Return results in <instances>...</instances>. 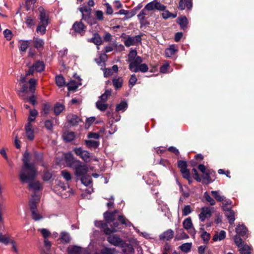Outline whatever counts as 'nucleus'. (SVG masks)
I'll use <instances>...</instances> for the list:
<instances>
[{
    "instance_id": "f257e3e1",
    "label": "nucleus",
    "mask_w": 254,
    "mask_h": 254,
    "mask_svg": "<svg viewBox=\"0 0 254 254\" xmlns=\"http://www.w3.org/2000/svg\"><path fill=\"white\" fill-rule=\"evenodd\" d=\"M30 154L25 152L23 156L22 161L23 164L19 172V180L22 183H25L27 181L33 180L37 176V169L34 163H30Z\"/></svg>"
},
{
    "instance_id": "f03ea898",
    "label": "nucleus",
    "mask_w": 254,
    "mask_h": 254,
    "mask_svg": "<svg viewBox=\"0 0 254 254\" xmlns=\"http://www.w3.org/2000/svg\"><path fill=\"white\" fill-rule=\"evenodd\" d=\"M64 160L67 166L74 169L75 175L77 177H81L87 174L88 168L87 166L80 161L74 158L71 152L64 154Z\"/></svg>"
},
{
    "instance_id": "7ed1b4c3",
    "label": "nucleus",
    "mask_w": 254,
    "mask_h": 254,
    "mask_svg": "<svg viewBox=\"0 0 254 254\" xmlns=\"http://www.w3.org/2000/svg\"><path fill=\"white\" fill-rule=\"evenodd\" d=\"M112 222L113 224H110L111 228L109 227V225H108V223H104L102 221H96L95 224L96 227L100 228L105 235H110L113 233L118 231L117 229H120L119 227L120 226L119 222L118 221H113Z\"/></svg>"
},
{
    "instance_id": "20e7f679",
    "label": "nucleus",
    "mask_w": 254,
    "mask_h": 254,
    "mask_svg": "<svg viewBox=\"0 0 254 254\" xmlns=\"http://www.w3.org/2000/svg\"><path fill=\"white\" fill-rule=\"evenodd\" d=\"M78 10L82 13V19L86 21L88 24L93 25L96 23L94 18L91 17V9L86 6L78 8Z\"/></svg>"
},
{
    "instance_id": "39448f33",
    "label": "nucleus",
    "mask_w": 254,
    "mask_h": 254,
    "mask_svg": "<svg viewBox=\"0 0 254 254\" xmlns=\"http://www.w3.org/2000/svg\"><path fill=\"white\" fill-rule=\"evenodd\" d=\"M73 152L85 162H89L91 159L90 152L88 151L83 150L81 147H74L73 149Z\"/></svg>"
},
{
    "instance_id": "423d86ee",
    "label": "nucleus",
    "mask_w": 254,
    "mask_h": 254,
    "mask_svg": "<svg viewBox=\"0 0 254 254\" xmlns=\"http://www.w3.org/2000/svg\"><path fill=\"white\" fill-rule=\"evenodd\" d=\"M107 240L109 243L115 246H121L124 247V245H127L124 240L117 235H110Z\"/></svg>"
},
{
    "instance_id": "0eeeda50",
    "label": "nucleus",
    "mask_w": 254,
    "mask_h": 254,
    "mask_svg": "<svg viewBox=\"0 0 254 254\" xmlns=\"http://www.w3.org/2000/svg\"><path fill=\"white\" fill-rule=\"evenodd\" d=\"M202 178L203 179L202 183L205 184H209L213 182L215 178L213 179L215 176V172L212 170H207V171L202 173Z\"/></svg>"
},
{
    "instance_id": "6e6552de",
    "label": "nucleus",
    "mask_w": 254,
    "mask_h": 254,
    "mask_svg": "<svg viewBox=\"0 0 254 254\" xmlns=\"http://www.w3.org/2000/svg\"><path fill=\"white\" fill-rule=\"evenodd\" d=\"M142 36L143 34L135 36V37L128 36L127 39L124 41V44L126 47H129L130 46L135 45L136 43H141V37Z\"/></svg>"
},
{
    "instance_id": "1a4fd4ad",
    "label": "nucleus",
    "mask_w": 254,
    "mask_h": 254,
    "mask_svg": "<svg viewBox=\"0 0 254 254\" xmlns=\"http://www.w3.org/2000/svg\"><path fill=\"white\" fill-rule=\"evenodd\" d=\"M183 225L185 229L189 230V233L193 237L194 236L195 234H196V231L193 227V225L190 217H188L185 219L183 222Z\"/></svg>"
},
{
    "instance_id": "9d476101",
    "label": "nucleus",
    "mask_w": 254,
    "mask_h": 254,
    "mask_svg": "<svg viewBox=\"0 0 254 254\" xmlns=\"http://www.w3.org/2000/svg\"><path fill=\"white\" fill-rule=\"evenodd\" d=\"M72 29L75 33L83 35L86 29V26L81 21L75 22L72 27Z\"/></svg>"
},
{
    "instance_id": "9b49d317",
    "label": "nucleus",
    "mask_w": 254,
    "mask_h": 254,
    "mask_svg": "<svg viewBox=\"0 0 254 254\" xmlns=\"http://www.w3.org/2000/svg\"><path fill=\"white\" fill-rule=\"evenodd\" d=\"M40 12L39 19L41 23L49 24V15L47 14L46 10L42 7L38 8Z\"/></svg>"
},
{
    "instance_id": "f8f14e48",
    "label": "nucleus",
    "mask_w": 254,
    "mask_h": 254,
    "mask_svg": "<svg viewBox=\"0 0 254 254\" xmlns=\"http://www.w3.org/2000/svg\"><path fill=\"white\" fill-rule=\"evenodd\" d=\"M176 22L180 25L181 29L186 31L188 28V20L186 16H181L178 17Z\"/></svg>"
},
{
    "instance_id": "ddd939ff",
    "label": "nucleus",
    "mask_w": 254,
    "mask_h": 254,
    "mask_svg": "<svg viewBox=\"0 0 254 254\" xmlns=\"http://www.w3.org/2000/svg\"><path fill=\"white\" fill-rule=\"evenodd\" d=\"M34 180L27 181L26 183L28 182V187L29 190L34 191L35 192L42 189V186L39 181L34 182Z\"/></svg>"
},
{
    "instance_id": "4468645a",
    "label": "nucleus",
    "mask_w": 254,
    "mask_h": 254,
    "mask_svg": "<svg viewBox=\"0 0 254 254\" xmlns=\"http://www.w3.org/2000/svg\"><path fill=\"white\" fill-rule=\"evenodd\" d=\"M68 123L72 126H77L79 123L81 122V119L76 115L70 114L67 116Z\"/></svg>"
},
{
    "instance_id": "2eb2a0df",
    "label": "nucleus",
    "mask_w": 254,
    "mask_h": 254,
    "mask_svg": "<svg viewBox=\"0 0 254 254\" xmlns=\"http://www.w3.org/2000/svg\"><path fill=\"white\" fill-rule=\"evenodd\" d=\"M192 0H180L178 8L183 10L187 8L188 10L191 9L192 6Z\"/></svg>"
},
{
    "instance_id": "dca6fc26",
    "label": "nucleus",
    "mask_w": 254,
    "mask_h": 254,
    "mask_svg": "<svg viewBox=\"0 0 254 254\" xmlns=\"http://www.w3.org/2000/svg\"><path fill=\"white\" fill-rule=\"evenodd\" d=\"M142 62V58L141 57L138 56L130 62L128 65V68L130 70L132 71L133 69L139 66V65L141 64Z\"/></svg>"
},
{
    "instance_id": "f3484780",
    "label": "nucleus",
    "mask_w": 254,
    "mask_h": 254,
    "mask_svg": "<svg viewBox=\"0 0 254 254\" xmlns=\"http://www.w3.org/2000/svg\"><path fill=\"white\" fill-rule=\"evenodd\" d=\"M211 215V212L208 207H202L201 212L199 214V219L201 222H203L206 218L210 217Z\"/></svg>"
},
{
    "instance_id": "a211bd4d",
    "label": "nucleus",
    "mask_w": 254,
    "mask_h": 254,
    "mask_svg": "<svg viewBox=\"0 0 254 254\" xmlns=\"http://www.w3.org/2000/svg\"><path fill=\"white\" fill-rule=\"evenodd\" d=\"M25 130L27 138L30 140H33L34 138V134L31 123H27L25 125Z\"/></svg>"
},
{
    "instance_id": "6ab92c4d",
    "label": "nucleus",
    "mask_w": 254,
    "mask_h": 254,
    "mask_svg": "<svg viewBox=\"0 0 254 254\" xmlns=\"http://www.w3.org/2000/svg\"><path fill=\"white\" fill-rule=\"evenodd\" d=\"M174 234V232L172 229H168L159 236V239L160 240L169 241L173 238Z\"/></svg>"
},
{
    "instance_id": "aec40b11",
    "label": "nucleus",
    "mask_w": 254,
    "mask_h": 254,
    "mask_svg": "<svg viewBox=\"0 0 254 254\" xmlns=\"http://www.w3.org/2000/svg\"><path fill=\"white\" fill-rule=\"evenodd\" d=\"M103 216L105 221L104 223H108V225H110L111 222L115 220V216L111 211H107L105 212L103 214Z\"/></svg>"
},
{
    "instance_id": "412c9836",
    "label": "nucleus",
    "mask_w": 254,
    "mask_h": 254,
    "mask_svg": "<svg viewBox=\"0 0 254 254\" xmlns=\"http://www.w3.org/2000/svg\"><path fill=\"white\" fill-rule=\"evenodd\" d=\"M75 133L72 131L64 132L63 135L64 141L66 142H69L75 138Z\"/></svg>"
},
{
    "instance_id": "4be33fe9",
    "label": "nucleus",
    "mask_w": 254,
    "mask_h": 254,
    "mask_svg": "<svg viewBox=\"0 0 254 254\" xmlns=\"http://www.w3.org/2000/svg\"><path fill=\"white\" fill-rule=\"evenodd\" d=\"M236 231L238 235L244 237L246 235L248 229L244 225L242 224L237 226Z\"/></svg>"
},
{
    "instance_id": "5701e85b",
    "label": "nucleus",
    "mask_w": 254,
    "mask_h": 254,
    "mask_svg": "<svg viewBox=\"0 0 254 254\" xmlns=\"http://www.w3.org/2000/svg\"><path fill=\"white\" fill-rule=\"evenodd\" d=\"M84 143L88 148L94 149L98 148L100 144L99 141L93 140H85L84 141Z\"/></svg>"
},
{
    "instance_id": "b1692460",
    "label": "nucleus",
    "mask_w": 254,
    "mask_h": 254,
    "mask_svg": "<svg viewBox=\"0 0 254 254\" xmlns=\"http://www.w3.org/2000/svg\"><path fill=\"white\" fill-rule=\"evenodd\" d=\"M88 41L97 46L100 45L102 43L101 36L97 32L93 34V37L90 40H88Z\"/></svg>"
},
{
    "instance_id": "393cba45",
    "label": "nucleus",
    "mask_w": 254,
    "mask_h": 254,
    "mask_svg": "<svg viewBox=\"0 0 254 254\" xmlns=\"http://www.w3.org/2000/svg\"><path fill=\"white\" fill-rule=\"evenodd\" d=\"M178 50L175 48L174 45H171L169 48H167L165 51V55L166 57L170 58L174 55Z\"/></svg>"
},
{
    "instance_id": "a878e982",
    "label": "nucleus",
    "mask_w": 254,
    "mask_h": 254,
    "mask_svg": "<svg viewBox=\"0 0 254 254\" xmlns=\"http://www.w3.org/2000/svg\"><path fill=\"white\" fill-rule=\"evenodd\" d=\"M225 216L227 217L230 224L232 225L234 224L235 220V212L232 209L228 210V212L225 213Z\"/></svg>"
},
{
    "instance_id": "bb28decb",
    "label": "nucleus",
    "mask_w": 254,
    "mask_h": 254,
    "mask_svg": "<svg viewBox=\"0 0 254 254\" xmlns=\"http://www.w3.org/2000/svg\"><path fill=\"white\" fill-rule=\"evenodd\" d=\"M33 66L37 72H40L45 69V64L43 61H37L33 64Z\"/></svg>"
},
{
    "instance_id": "cd10ccee",
    "label": "nucleus",
    "mask_w": 254,
    "mask_h": 254,
    "mask_svg": "<svg viewBox=\"0 0 254 254\" xmlns=\"http://www.w3.org/2000/svg\"><path fill=\"white\" fill-rule=\"evenodd\" d=\"M60 240L62 243L68 244L70 243L71 238L68 233L65 232H62L61 233Z\"/></svg>"
},
{
    "instance_id": "c85d7f7f",
    "label": "nucleus",
    "mask_w": 254,
    "mask_h": 254,
    "mask_svg": "<svg viewBox=\"0 0 254 254\" xmlns=\"http://www.w3.org/2000/svg\"><path fill=\"white\" fill-rule=\"evenodd\" d=\"M64 106L60 103H57L54 107V112L56 115H59L64 109Z\"/></svg>"
},
{
    "instance_id": "c756f323",
    "label": "nucleus",
    "mask_w": 254,
    "mask_h": 254,
    "mask_svg": "<svg viewBox=\"0 0 254 254\" xmlns=\"http://www.w3.org/2000/svg\"><path fill=\"white\" fill-rule=\"evenodd\" d=\"M34 157L37 163H41L43 166H45L43 163V153L41 152L34 151Z\"/></svg>"
},
{
    "instance_id": "7c9ffc66",
    "label": "nucleus",
    "mask_w": 254,
    "mask_h": 254,
    "mask_svg": "<svg viewBox=\"0 0 254 254\" xmlns=\"http://www.w3.org/2000/svg\"><path fill=\"white\" fill-rule=\"evenodd\" d=\"M145 9L144 8L141 10V11L138 14V15H137L138 18L139 20V22L141 24V26L149 24L148 22H144V20L145 18V15H146V13L145 12Z\"/></svg>"
},
{
    "instance_id": "2f4dec72",
    "label": "nucleus",
    "mask_w": 254,
    "mask_h": 254,
    "mask_svg": "<svg viewBox=\"0 0 254 254\" xmlns=\"http://www.w3.org/2000/svg\"><path fill=\"white\" fill-rule=\"evenodd\" d=\"M127 103L125 101H122L120 104H118L116 106V112H124L127 108Z\"/></svg>"
},
{
    "instance_id": "473e14b6",
    "label": "nucleus",
    "mask_w": 254,
    "mask_h": 254,
    "mask_svg": "<svg viewBox=\"0 0 254 254\" xmlns=\"http://www.w3.org/2000/svg\"><path fill=\"white\" fill-rule=\"evenodd\" d=\"M55 81L56 84L59 87H63L65 85V79L64 76L62 75H59L56 76Z\"/></svg>"
},
{
    "instance_id": "72a5a7b5",
    "label": "nucleus",
    "mask_w": 254,
    "mask_h": 254,
    "mask_svg": "<svg viewBox=\"0 0 254 254\" xmlns=\"http://www.w3.org/2000/svg\"><path fill=\"white\" fill-rule=\"evenodd\" d=\"M80 181L85 186H88L92 183V179L89 175H85L80 177Z\"/></svg>"
},
{
    "instance_id": "f704fd0d",
    "label": "nucleus",
    "mask_w": 254,
    "mask_h": 254,
    "mask_svg": "<svg viewBox=\"0 0 254 254\" xmlns=\"http://www.w3.org/2000/svg\"><path fill=\"white\" fill-rule=\"evenodd\" d=\"M38 111L36 109L29 110V116L28 118V123H31L34 122L35 120V117L38 115Z\"/></svg>"
},
{
    "instance_id": "c9c22d12",
    "label": "nucleus",
    "mask_w": 254,
    "mask_h": 254,
    "mask_svg": "<svg viewBox=\"0 0 254 254\" xmlns=\"http://www.w3.org/2000/svg\"><path fill=\"white\" fill-rule=\"evenodd\" d=\"M67 87L68 91H75L78 88V85L76 82L74 80H70V81L65 84Z\"/></svg>"
},
{
    "instance_id": "e433bc0d",
    "label": "nucleus",
    "mask_w": 254,
    "mask_h": 254,
    "mask_svg": "<svg viewBox=\"0 0 254 254\" xmlns=\"http://www.w3.org/2000/svg\"><path fill=\"white\" fill-rule=\"evenodd\" d=\"M22 99L24 100L25 102H29L33 106L35 105L37 103L36 98L35 95H32L29 97H22Z\"/></svg>"
},
{
    "instance_id": "4c0bfd02",
    "label": "nucleus",
    "mask_w": 254,
    "mask_h": 254,
    "mask_svg": "<svg viewBox=\"0 0 254 254\" xmlns=\"http://www.w3.org/2000/svg\"><path fill=\"white\" fill-rule=\"evenodd\" d=\"M33 45L35 48L38 49L43 48L44 45V41L38 38H34Z\"/></svg>"
},
{
    "instance_id": "58836bf2",
    "label": "nucleus",
    "mask_w": 254,
    "mask_h": 254,
    "mask_svg": "<svg viewBox=\"0 0 254 254\" xmlns=\"http://www.w3.org/2000/svg\"><path fill=\"white\" fill-rule=\"evenodd\" d=\"M113 85L116 89L120 88L123 85V80L121 77L113 78L112 80Z\"/></svg>"
},
{
    "instance_id": "ea45409f",
    "label": "nucleus",
    "mask_w": 254,
    "mask_h": 254,
    "mask_svg": "<svg viewBox=\"0 0 254 254\" xmlns=\"http://www.w3.org/2000/svg\"><path fill=\"white\" fill-rule=\"evenodd\" d=\"M51 110L50 106L49 104L44 103L43 104L42 110L41 112L42 116L47 117Z\"/></svg>"
},
{
    "instance_id": "a19ab883",
    "label": "nucleus",
    "mask_w": 254,
    "mask_h": 254,
    "mask_svg": "<svg viewBox=\"0 0 254 254\" xmlns=\"http://www.w3.org/2000/svg\"><path fill=\"white\" fill-rule=\"evenodd\" d=\"M148 70V67L145 64H141L136 68H134L133 70V72H137L140 71L142 72H146Z\"/></svg>"
},
{
    "instance_id": "79ce46f5",
    "label": "nucleus",
    "mask_w": 254,
    "mask_h": 254,
    "mask_svg": "<svg viewBox=\"0 0 254 254\" xmlns=\"http://www.w3.org/2000/svg\"><path fill=\"white\" fill-rule=\"evenodd\" d=\"M192 244L190 243H186L182 244L179 247L180 250L185 253H188L190 251Z\"/></svg>"
},
{
    "instance_id": "37998d69",
    "label": "nucleus",
    "mask_w": 254,
    "mask_h": 254,
    "mask_svg": "<svg viewBox=\"0 0 254 254\" xmlns=\"http://www.w3.org/2000/svg\"><path fill=\"white\" fill-rule=\"evenodd\" d=\"M48 25L45 23H40L36 29L37 32L40 33L42 35L46 33V27Z\"/></svg>"
},
{
    "instance_id": "c03bdc74",
    "label": "nucleus",
    "mask_w": 254,
    "mask_h": 254,
    "mask_svg": "<svg viewBox=\"0 0 254 254\" xmlns=\"http://www.w3.org/2000/svg\"><path fill=\"white\" fill-rule=\"evenodd\" d=\"M200 230L203 231L202 234L201 235L200 237L201 239L203 240L205 244H207L210 238V234L208 233L206 231H204V228H201Z\"/></svg>"
},
{
    "instance_id": "a18cd8bd",
    "label": "nucleus",
    "mask_w": 254,
    "mask_h": 254,
    "mask_svg": "<svg viewBox=\"0 0 254 254\" xmlns=\"http://www.w3.org/2000/svg\"><path fill=\"white\" fill-rule=\"evenodd\" d=\"M12 240L10 239L9 237L3 235L1 233H0V243H3L5 245L10 244Z\"/></svg>"
},
{
    "instance_id": "49530a36",
    "label": "nucleus",
    "mask_w": 254,
    "mask_h": 254,
    "mask_svg": "<svg viewBox=\"0 0 254 254\" xmlns=\"http://www.w3.org/2000/svg\"><path fill=\"white\" fill-rule=\"evenodd\" d=\"M241 237V236H239L237 234L234 237V242L238 247H242L244 243Z\"/></svg>"
},
{
    "instance_id": "de8ad7c7",
    "label": "nucleus",
    "mask_w": 254,
    "mask_h": 254,
    "mask_svg": "<svg viewBox=\"0 0 254 254\" xmlns=\"http://www.w3.org/2000/svg\"><path fill=\"white\" fill-rule=\"evenodd\" d=\"M81 248L78 246H73L70 250L68 251V254H81Z\"/></svg>"
},
{
    "instance_id": "09e8293b",
    "label": "nucleus",
    "mask_w": 254,
    "mask_h": 254,
    "mask_svg": "<svg viewBox=\"0 0 254 254\" xmlns=\"http://www.w3.org/2000/svg\"><path fill=\"white\" fill-rule=\"evenodd\" d=\"M35 194L32 195V199L30 201V208L32 211H36L37 209V205L36 203L38 201V199L37 200L34 198Z\"/></svg>"
},
{
    "instance_id": "8fccbe9b",
    "label": "nucleus",
    "mask_w": 254,
    "mask_h": 254,
    "mask_svg": "<svg viewBox=\"0 0 254 254\" xmlns=\"http://www.w3.org/2000/svg\"><path fill=\"white\" fill-rule=\"evenodd\" d=\"M211 193L217 201H223L225 198L224 196L220 195L217 191L212 190Z\"/></svg>"
},
{
    "instance_id": "3c124183",
    "label": "nucleus",
    "mask_w": 254,
    "mask_h": 254,
    "mask_svg": "<svg viewBox=\"0 0 254 254\" xmlns=\"http://www.w3.org/2000/svg\"><path fill=\"white\" fill-rule=\"evenodd\" d=\"M25 23L27 24V26L29 28H31L35 24L34 20L32 18L31 16L29 15H27L25 17Z\"/></svg>"
},
{
    "instance_id": "603ef678",
    "label": "nucleus",
    "mask_w": 254,
    "mask_h": 254,
    "mask_svg": "<svg viewBox=\"0 0 254 254\" xmlns=\"http://www.w3.org/2000/svg\"><path fill=\"white\" fill-rule=\"evenodd\" d=\"M178 167L180 169V171H182V170L188 169L187 162L184 160H179L178 161Z\"/></svg>"
},
{
    "instance_id": "864d4df0",
    "label": "nucleus",
    "mask_w": 254,
    "mask_h": 254,
    "mask_svg": "<svg viewBox=\"0 0 254 254\" xmlns=\"http://www.w3.org/2000/svg\"><path fill=\"white\" fill-rule=\"evenodd\" d=\"M96 106L98 109L103 112L106 110L108 107V105L107 104L102 103L99 101H97L96 103Z\"/></svg>"
},
{
    "instance_id": "5fc2aeb1",
    "label": "nucleus",
    "mask_w": 254,
    "mask_h": 254,
    "mask_svg": "<svg viewBox=\"0 0 254 254\" xmlns=\"http://www.w3.org/2000/svg\"><path fill=\"white\" fill-rule=\"evenodd\" d=\"M29 83L30 84L29 89V91L31 93H33L35 91V87H36V81L35 79L34 78H31L29 80Z\"/></svg>"
},
{
    "instance_id": "6e6d98bb",
    "label": "nucleus",
    "mask_w": 254,
    "mask_h": 254,
    "mask_svg": "<svg viewBox=\"0 0 254 254\" xmlns=\"http://www.w3.org/2000/svg\"><path fill=\"white\" fill-rule=\"evenodd\" d=\"M204 197L211 205H215V201L212 197H211V196L207 193V192H205L204 193Z\"/></svg>"
},
{
    "instance_id": "4d7b16f0",
    "label": "nucleus",
    "mask_w": 254,
    "mask_h": 254,
    "mask_svg": "<svg viewBox=\"0 0 254 254\" xmlns=\"http://www.w3.org/2000/svg\"><path fill=\"white\" fill-rule=\"evenodd\" d=\"M192 210L190 205H185L184 208L182 209V213L183 216H187L191 213Z\"/></svg>"
},
{
    "instance_id": "13d9d810",
    "label": "nucleus",
    "mask_w": 254,
    "mask_h": 254,
    "mask_svg": "<svg viewBox=\"0 0 254 254\" xmlns=\"http://www.w3.org/2000/svg\"><path fill=\"white\" fill-rule=\"evenodd\" d=\"M118 220L121 222L122 224L126 226H129L131 224L130 222L127 220L126 217L123 215H119L118 217Z\"/></svg>"
},
{
    "instance_id": "bf43d9fd",
    "label": "nucleus",
    "mask_w": 254,
    "mask_h": 254,
    "mask_svg": "<svg viewBox=\"0 0 254 254\" xmlns=\"http://www.w3.org/2000/svg\"><path fill=\"white\" fill-rule=\"evenodd\" d=\"M241 254H250V248L248 245H245L241 247L240 250Z\"/></svg>"
},
{
    "instance_id": "052dcab7",
    "label": "nucleus",
    "mask_w": 254,
    "mask_h": 254,
    "mask_svg": "<svg viewBox=\"0 0 254 254\" xmlns=\"http://www.w3.org/2000/svg\"><path fill=\"white\" fill-rule=\"evenodd\" d=\"M29 45V42L28 41H22L19 47L20 51L24 52H26Z\"/></svg>"
},
{
    "instance_id": "680f3d73",
    "label": "nucleus",
    "mask_w": 254,
    "mask_h": 254,
    "mask_svg": "<svg viewBox=\"0 0 254 254\" xmlns=\"http://www.w3.org/2000/svg\"><path fill=\"white\" fill-rule=\"evenodd\" d=\"M155 2L156 0H154L152 1H151L148 3L144 7V9L147 10L148 11L153 10L155 9Z\"/></svg>"
},
{
    "instance_id": "e2e57ef3",
    "label": "nucleus",
    "mask_w": 254,
    "mask_h": 254,
    "mask_svg": "<svg viewBox=\"0 0 254 254\" xmlns=\"http://www.w3.org/2000/svg\"><path fill=\"white\" fill-rule=\"evenodd\" d=\"M28 85L27 84H24L21 89L18 91L17 94L22 98V97H24L22 95V93H27L28 91Z\"/></svg>"
},
{
    "instance_id": "0e129e2a",
    "label": "nucleus",
    "mask_w": 254,
    "mask_h": 254,
    "mask_svg": "<svg viewBox=\"0 0 254 254\" xmlns=\"http://www.w3.org/2000/svg\"><path fill=\"white\" fill-rule=\"evenodd\" d=\"M52 176V174L49 171L46 170L43 172V179L44 181H49Z\"/></svg>"
},
{
    "instance_id": "69168bd1",
    "label": "nucleus",
    "mask_w": 254,
    "mask_h": 254,
    "mask_svg": "<svg viewBox=\"0 0 254 254\" xmlns=\"http://www.w3.org/2000/svg\"><path fill=\"white\" fill-rule=\"evenodd\" d=\"M137 51L136 50H131L130 51L128 54V62H130L134 59H135L137 56Z\"/></svg>"
},
{
    "instance_id": "338daca9",
    "label": "nucleus",
    "mask_w": 254,
    "mask_h": 254,
    "mask_svg": "<svg viewBox=\"0 0 254 254\" xmlns=\"http://www.w3.org/2000/svg\"><path fill=\"white\" fill-rule=\"evenodd\" d=\"M116 252L115 249L105 248L101 251L102 254H114Z\"/></svg>"
},
{
    "instance_id": "774afa93",
    "label": "nucleus",
    "mask_w": 254,
    "mask_h": 254,
    "mask_svg": "<svg viewBox=\"0 0 254 254\" xmlns=\"http://www.w3.org/2000/svg\"><path fill=\"white\" fill-rule=\"evenodd\" d=\"M61 175L66 181H69L71 179V176L69 172L64 170L61 172Z\"/></svg>"
}]
</instances>
